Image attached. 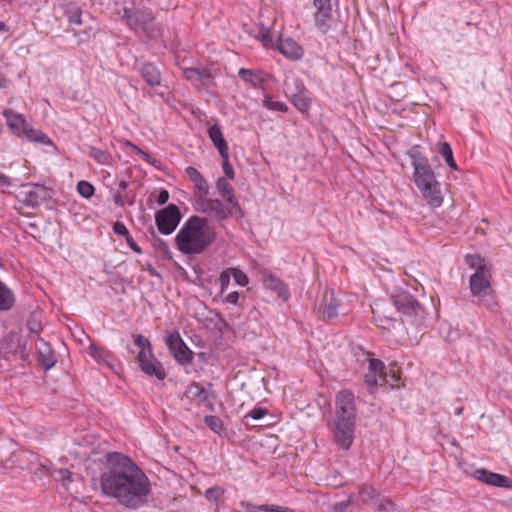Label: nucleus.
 <instances>
[{"mask_svg": "<svg viewBox=\"0 0 512 512\" xmlns=\"http://www.w3.org/2000/svg\"><path fill=\"white\" fill-rule=\"evenodd\" d=\"M100 487L105 496L128 510L144 507L152 492L148 476L129 457L117 452L106 456Z\"/></svg>", "mask_w": 512, "mask_h": 512, "instance_id": "nucleus-1", "label": "nucleus"}, {"mask_svg": "<svg viewBox=\"0 0 512 512\" xmlns=\"http://www.w3.org/2000/svg\"><path fill=\"white\" fill-rule=\"evenodd\" d=\"M215 239L206 218L190 217L178 231L175 244L186 255L202 253Z\"/></svg>", "mask_w": 512, "mask_h": 512, "instance_id": "nucleus-2", "label": "nucleus"}, {"mask_svg": "<svg viewBox=\"0 0 512 512\" xmlns=\"http://www.w3.org/2000/svg\"><path fill=\"white\" fill-rule=\"evenodd\" d=\"M335 405L334 439L337 445L347 450L353 442L355 429L356 407L353 393L349 390L340 391Z\"/></svg>", "mask_w": 512, "mask_h": 512, "instance_id": "nucleus-3", "label": "nucleus"}, {"mask_svg": "<svg viewBox=\"0 0 512 512\" xmlns=\"http://www.w3.org/2000/svg\"><path fill=\"white\" fill-rule=\"evenodd\" d=\"M122 18L131 29L145 34L150 39H157L162 35V29L155 22L153 13L149 9L135 6L124 7Z\"/></svg>", "mask_w": 512, "mask_h": 512, "instance_id": "nucleus-4", "label": "nucleus"}, {"mask_svg": "<svg viewBox=\"0 0 512 512\" xmlns=\"http://www.w3.org/2000/svg\"><path fill=\"white\" fill-rule=\"evenodd\" d=\"M490 279V270L475 271L470 276L469 287L472 296L478 298V304L485 306L489 310H495L497 301L493 295Z\"/></svg>", "mask_w": 512, "mask_h": 512, "instance_id": "nucleus-5", "label": "nucleus"}, {"mask_svg": "<svg viewBox=\"0 0 512 512\" xmlns=\"http://www.w3.org/2000/svg\"><path fill=\"white\" fill-rule=\"evenodd\" d=\"M369 367L368 372L364 376V383L370 394H374L379 386L389 384L391 387L399 380V376L390 369H386L385 364L368 355Z\"/></svg>", "mask_w": 512, "mask_h": 512, "instance_id": "nucleus-6", "label": "nucleus"}, {"mask_svg": "<svg viewBox=\"0 0 512 512\" xmlns=\"http://www.w3.org/2000/svg\"><path fill=\"white\" fill-rule=\"evenodd\" d=\"M395 308L402 314L414 316L416 319L424 318V310L418 301L405 290H395L391 296Z\"/></svg>", "mask_w": 512, "mask_h": 512, "instance_id": "nucleus-7", "label": "nucleus"}, {"mask_svg": "<svg viewBox=\"0 0 512 512\" xmlns=\"http://www.w3.org/2000/svg\"><path fill=\"white\" fill-rule=\"evenodd\" d=\"M180 220L181 214L175 204H169L155 214L157 228L160 233L165 235L171 234L178 226Z\"/></svg>", "mask_w": 512, "mask_h": 512, "instance_id": "nucleus-8", "label": "nucleus"}, {"mask_svg": "<svg viewBox=\"0 0 512 512\" xmlns=\"http://www.w3.org/2000/svg\"><path fill=\"white\" fill-rule=\"evenodd\" d=\"M21 201L29 207H37L51 197L50 190L39 184H25L19 192Z\"/></svg>", "mask_w": 512, "mask_h": 512, "instance_id": "nucleus-9", "label": "nucleus"}, {"mask_svg": "<svg viewBox=\"0 0 512 512\" xmlns=\"http://www.w3.org/2000/svg\"><path fill=\"white\" fill-rule=\"evenodd\" d=\"M69 23L75 35L84 34L89 37L97 31L96 21L88 13L80 10H75L74 14L69 16Z\"/></svg>", "mask_w": 512, "mask_h": 512, "instance_id": "nucleus-10", "label": "nucleus"}, {"mask_svg": "<svg viewBox=\"0 0 512 512\" xmlns=\"http://www.w3.org/2000/svg\"><path fill=\"white\" fill-rule=\"evenodd\" d=\"M413 165L415 184L419 189L428 188V186L438 183L426 159H415Z\"/></svg>", "mask_w": 512, "mask_h": 512, "instance_id": "nucleus-11", "label": "nucleus"}, {"mask_svg": "<svg viewBox=\"0 0 512 512\" xmlns=\"http://www.w3.org/2000/svg\"><path fill=\"white\" fill-rule=\"evenodd\" d=\"M169 351L180 364H190L193 360L192 352L184 343L178 332H174L167 338Z\"/></svg>", "mask_w": 512, "mask_h": 512, "instance_id": "nucleus-12", "label": "nucleus"}, {"mask_svg": "<svg viewBox=\"0 0 512 512\" xmlns=\"http://www.w3.org/2000/svg\"><path fill=\"white\" fill-rule=\"evenodd\" d=\"M313 5L315 24L320 32L326 33L333 22L331 0H314Z\"/></svg>", "mask_w": 512, "mask_h": 512, "instance_id": "nucleus-13", "label": "nucleus"}, {"mask_svg": "<svg viewBox=\"0 0 512 512\" xmlns=\"http://www.w3.org/2000/svg\"><path fill=\"white\" fill-rule=\"evenodd\" d=\"M139 366L146 375L163 380L166 377L162 364L152 355V352H139L137 356Z\"/></svg>", "mask_w": 512, "mask_h": 512, "instance_id": "nucleus-14", "label": "nucleus"}, {"mask_svg": "<svg viewBox=\"0 0 512 512\" xmlns=\"http://www.w3.org/2000/svg\"><path fill=\"white\" fill-rule=\"evenodd\" d=\"M201 209L204 213L216 218L217 220H225L233 213L230 205L225 206L218 199H205L201 203Z\"/></svg>", "mask_w": 512, "mask_h": 512, "instance_id": "nucleus-15", "label": "nucleus"}, {"mask_svg": "<svg viewBox=\"0 0 512 512\" xmlns=\"http://www.w3.org/2000/svg\"><path fill=\"white\" fill-rule=\"evenodd\" d=\"M477 480L495 487H509L510 479L504 475L490 472L486 469H477L473 473Z\"/></svg>", "mask_w": 512, "mask_h": 512, "instance_id": "nucleus-16", "label": "nucleus"}, {"mask_svg": "<svg viewBox=\"0 0 512 512\" xmlns=\"http://www.w3.org/2000/svg\"><path fill=\"white\" fill-rule=\"evenodd\" d=\"M7 124L16 135H24L28 129L29 124L24 119L23 115L14 112L11 109H6L3 112Z\"/></svg>", "mask_w": 512, "mask_h": 512, "instance_id": "nucleus-17", "label": "nucleus"}, {"mask_svg": "<svg viewBox=\"0 0 512 512\" xmlns=\"http://www.w3.org/2000/svg\"><path fill=\"white\" fill-rule=\"evenodd\" d=\"M138 70L147 85L151 87L161 85V73L154 64L149 62L140 63Z\"/></svg>", "mask_w": 512, "mask_h": 512, "instance_id": "nucleus-18", "label": "nucleus"}, {"mask_svg": "<svg viewBox=\"0 0 512 512\" xmlns=\"http://www.w3.org/2000/svg\"><path fill=\"white\" fill-rule=\"evenodd\" d=\"M216 189L218 193L227 201L228 205L231 206V208L235 209V211H241L233 188L225 178L221 177L217 180Z\"/></svg>", "mask_w": 512, "mask_h": 512, "instance_id": "nucleus-19", "label": "nucleus"}, {"mask_svg": "<svg viewBox=\"0 0 512 512\" xmlns=\"http://www.w3.org/2000/svg\"><path fill=\"white\" fill-rule=\"evenodd\" d=\"M277 48L283 55L291 59H299L303 54L301 46L291 38H280L277 43Z\"/></svg>", "mask_w": 512, "mask_h": 512, "instance_id": "nucleus-20", "label": "nucleus"}, {"mask_svg": "<svg viewBox=\"0 0 512 512\" xmlns=\"http://www.w3.org/2000/svg\"><path fill=\"white\" fill-rule=\"evenodd\" d=\"M423 197L427 201L428 205L433 208H438L442 205L443 197L440 190V183L428 186V188L420 189Z\"/></svg>", "mask_w": 512, "mask_h": 512, "instance_id": "nucleus-21", "label": "nucleus"}, {"mask_svg": "<svg viewBox=\"0 0 512 512\" xmlns=\"http://www.w3.org/2000/svg\"><path fill=\"white\" fill-rule=\"evenodd\" d=\"M208 135L214 146L219 151V154H224L226 156V153L228 152V145L223 137L220 126L218 124L210 126L208 129Z\"/></svg>", "mask_w": 512, "mask_h": 512, "instance_id": "nucleus-22", "label": "nucleus"}, {"mask_svg": "<svg viewBox=\"0 0 512 512\" xmlns=\"http://www.w3.org/2000/svg\"><path fill=\"white\" fill-rule=\"evenodd\" d=\"M183 73L185 78L193 83L206 84L212 79L210 72L205 68H186Z\"/></svg>", "mask_w": 512, "mask_h": 512, "instance_id": "nucleus-23", "label": "nucleus"}, {"mask_svg": "<svg viewBox=\"0 0 512 512\" xmlns=\"http://www.w3.org/2000/svg\"><path fill=\"white\" fill-rule=\"evenodd\" d=\"M371 308L376 321L383 322L393 320V313L386 302L376 301Z\"/></svg>", "mask_w": 512, "mask_h": 512, "instance_id": "nucleus-24", "label": "nucleus"}, {"mask_svg": "<svg viewBox=\"0 0 512 512\" xmlns=\"http://www.w3.org/2000/svg\"><path fill=\"white\" fill-rule=\"evenodd\" d=\"M185 172L190 178V180L194 183L197 190L205 196L208 195V184L206 180L202 177V175L199 173V171L196 168L189 166L185 169Z\"/></svg>", "mask_w": 512, "mask_h": 512, "instance_id": "nucleus-25", "label": "nucleus"}, {"mask_svg": "<svg viewBox=\"0 0 512 512\" xmlns=\"http://www.w3.org/2000/svg\"><path fill=\"white\" fill-rule=\"evenodd\" d=\"M338 300L334 293L325 294L323 299V316L331 319L338 315Z\"/></svg>", "mask_w": 512, "mask_h": 512, "instance_id": "nucleus-26", "label": "nucleus"}, {"mask_svg": "<svg viewBox=\"0 0 512 512\" xmlns=\"http://www.w3.org/2000/svg\"><path fill=\"white\" fill-rule=\"evenodd\" d=\"M263 283L267 289L274 291L279 297L287 298L286 286L279 278L273 275H268L264 277Z\"/></svg>", "mask_w": 512, "mask_h": 512, "instance_id": "nucleus-27", "label": "nucleus"}, {"mask_svg": "<svg viewBox=\"0 0 512 512\" xmlns=\"http://www.w3.org/2000/svg\"><path fill=\"white\" fill-rule=\"evenodd\" d=\"M437 152L444 158L448 167L457 170V165L453 157L451 146L447 142H440L436 145Z\"/></svg>", "mask_w": 512, "mask_h": 512, "instance_id": "nucleus-28", "label": "nucleus"}, {"mask_svg": "<svg viewBox=\"0 0 512 512\" xmlns=\"http://www.w3.org/2000/svg\"><path fill=\"white\" fill-rule=\"evenodd\" d=\"M14 295L10 289H8L1 281H0V310L7 311L12 308L14 305Z\"/></svg>", "mask_w": 512, "mask_h": 512, "instance_id": "nucleus-29", "label": "nucleus"}, {"mask_svg": "<svg viewBox=\"0 0 512 512\" xmlns=\"http://www.w3.org/2000/svg\"><path fill=\"white\" fill-rule=\"evenodd\" d=\"M89 355L99 364H106L109 366L108 358L110 357V353L103 348L98 347L95 343L90 342L89 345Z\"/></svg>", "mask_w": 512, "mask_h": 512, "instance_id": "nucleus-30", "label": "nucleus"}, {"mask_svg": "<svg viewBox=\"0 0 512 512\" xmlns=\"http://www.w3.org/2000/svg\"><path fill=\"white\" fill-rule=\"evenodd\" d=\"M247 512H294L289 508L275 505H253L245 504Z\"/></svg>", "mask_w": 512, "mask_h": 512, "instance_id": "nucleus-31", "label": "nucleus"}, {"mask_svg": "<svg viewBox=\"0 0 512 512\" xmlns=\"http://www.w3.org/2000/svg\"><path fill=\"white\" fill-rule=\"evenodd\" d=\"M189 394L192 399L198 400L200 403H210L208 391L198 384H194L189 388Z\"/></svg>", "mask_w": 512, "mask_h": 512, "instance_id": "nucleus-32", "label": "nucleus"}, {"mask_svg": "<svg viewBox=\"0 0 512 512\" xmlns=\"http://www.w3.org/2000/svg\"><path fill=\"white\" fill-rule=\"evenodd\" d=\"M89 156L101 165H109L112 160V157L109 153L96 147L89 148Z\"/></svg>", "mask_w": 512, "mask_h": 512, "instance_id": "nucleus-33", "label": "nucleus"}, {"mask_svg": "<svg viewBox=\"0 0 512 512\" xmlns=\"http://www.w3.org/2000/svg\"><path fill=\"white\" fill-rule=\"evenodd\" d=\"M38 362L43 368L48 370L56 364V358L51 351L46 348L45 350H39Z\"/></svg>", "mask_w": 512, "mask_h": 512, "instance_id": "nucleus-34", "label": "nucleus"}, {"mask_svg": "<svg viewBox=\"0 0 512 512\" xmlns=\"http://www.w3.org/2000/svg\"><path fill=\"white\" fill-rule=\"evenodd\" d=\"M24 136H26L28 139L34 141V142H38V143H42V144H51V140L49 139V137L42 133L40 130H35L33 128L30 127V125L28 126V129L27 131L25 132Z\"/></svg>", "mask_w": 512, "mask_h": 512, "instance_id": "nucleus-35", "label": "nucleus"}, {"mask_svg": "<svg viewBox=\"0 0 512 512\" xmlns=\"http://www.w3.org/2000/svg\"><path fill=\"white\" fill-rule=\"evenodd\" d=\"M465 261H466L467 265H469L471 268L475 269L476 271L490 270L486 266L484 259L481 258L479 255L467 254L465 257Z\"/></svg>", "mask_w": 512, "mask_h": 512, "instance_id": "nucleus-36", "label": "nucleus"}, {"mask_svg": "<svg viewBox=\"0 0 512 512\" xmlns=\"http://www.w3.org/2000/svg\"><path fill=\"white\" fill-rule=\"evenodd\" d=\"M292 101L294 106L304 112L310 107V100L303 94L302 91H299L298 93H292Z\"/></svg>", "mask_w": 512, "mask_h": 512, "instance_id": "nucleus-37", "label": "nucleus"}, {"mask_svg": "<svg viewBox=\"0 0 512 512\" xmlns=\"http://www.w3.org/2000/svg\"><path fill=\"white\" fill-rule=\"evenodd\" d=\"M238 75L242 80L251 83L253 86H256L257 82L262 81V79L258 76V72L251 69L241 68L238 72Z\"/></svg>", "mask_w": 512, "mask_h": 512, "instance_id": "nucleus-38", "label": "nucleus"}, {"mask_svg": "<svg viewBox=\"0 0 512 512\" xmlns=\"http://www.w3.org/2000/svg\"><path fill=\"white\" fill-rule=\"evenodd\" d=\"M377 497L374 487L366 485L359 491V499L362 503L368 504Z\"/></svg>", "mask_w": 512, "mask_h": 512, "instance_id": "nucleus-39", "label": "nucleus"}, {"mask_svg": "<svg viewBox=\"0 0 512 512\" xmlns=\"http://www.w3.org/2000/svg\"><path fill=\"white\" fill-rule=\"evenodd\" d=\"M263 105L269 110L280 111V112H287V110H288V107L286 106V104L279 102V101H275L269 96H266L264 98Z\"/></svg>", "mask_w": 512, "mask_h": 512, "instance_id": "nucleus-40", "label": "nucleus"}, {"mask_svg": "<svg viewBox=\"0 0 512 512\" xmlns=\"http://www.w3.org/2000/svg\"><path fill=\"white\" fill-rule=\"evenodd\" d=\"M230 275L234 281L240 286H246L249 283L247 275L238 268H229Z\"/></svg>", "mask_w": 512, "mask_h": 512, "instance_id": "nucleus-41", "label": "nucleus"}, {"mask_svg": "<svg viewBox=\"0 0 512 512\" xmlns=\"http://www.w3.org/2000/svg\"><path fill=\"white\" fill-rule=\"evenodd\" d=\"M77 190L82 197L87 199L92 197L95 191L93 185L84 180L78 182Z\"/></svg>", "mask_w": 512, "mask_h": 512, "instance_id": "nucleus-42", "label": "nucleus"}, {"mask_svg": "<svg viewBox=\"0 0 512 512\" xmlns=\"http://www.w3.org/2000/svg\"><path fill=\"white\" fill-rule=\"evenodd\" d=\"M223 493H224V490L222 488L216 486V487L208 488L205 492V497L207 498V500L216 503L222 497Z\"/></svg>", "mask_w": 512, "mask_h": 512, "instance_id": "nucleus-43", "label": "nucleus"}, {"mask_svg": "<svg viewBox=\"0 0 512 512\" xmlns=\"http://www.w3.org/2000/svg\"><path fill=\"white\" fill-rule=\"evenodd\" d=\"M204 423L216 433H218L222 429L221 420L217 416H206L204 418Z\"/></svg>", "mask_w": 512, "mask_h": 512, "instance_id": "nucleus-44", "label": "nucleus"}, {"mask_svg": "<svg viewBox=\"0 0 512 512\" xmlns=\"http://www.w3.org/2000/svg\"><path fill=\"white\" fill-rule=\"evenodd\" d=\"M134 343L136 346H138L141 350L140 352H147V354L151 353V344L147 338H145L143 335H137L134 339Z\"/></svg>", "mask_w": 512, "mask_h": 512, "instance_id": "nucleus-45", "label": "nucleus"}, {"mask_svg": "<svg viewBox=\"0 0 512 512\" xmlns=\"http://www.w3.org/2000/svg\"><path fill=\"white\" fill-rule=\"evenodd\" d=\"M220 156L223 160L222 167L225 175L230 179H234L235 173L232 165L229 162V152L226 153V156L224 154H221Z\"/></svg>", "mask_w": 512, "mask_h": 512, "instance_id": "nucleus-46", "label": "nucleus"}, {"mask_svg": "<svg viewBox=\"0 0 512 512\" xmlns=\"http://www.w3.org/2000/svg\"><path fill=\"white\" fill-rule=\"evenodd\" d=\"M257 38L260 40V42L264 46H268V45L272 44V39H271L270 31L268 29H266V28L262 27V28L259 29Z\"/></svg>", "mask_w": 512, "mask_h": 512, "instance_id": "nucleus-47", "label": "nucleus"}, {"mask_svg": "<svg viewBox=\"0 0 512 512\" xmlns=\"http://www.w3.org/2000/svg\"><path fill=\"white\" fill-rule=\"evenodd\" d=\"M230 279H231V275H230V271L228 268V269L224 270L220 274V277H219V284H220L221 292H224L228 288Z\"/></svg>", "mask_w": 512, "mask_h": 512, "instance_id": "nucleus-48", "label": "nucleus"}, {"mask_svg": "<svg viewBox=\"0 0 512 512\" xmlns=\"http://www.w3.org/2000/svg\"><path fill=\"white\" fill-rule=\"evenodd\" d=\"M267 414V411L264 408H254L249 413H247L244 419L251 418L253 420H260Z\"/></svg>", "mask_w": 512, "mask_h": 512, "instance_id": "nucleus-49", "label": "nucleus"}, {"mask_svg": "<svg viewBox=\"0 0 512 512\" xmlns=\"http://www.w3.org/2000/svg\"><path fill=\"white\" fill-rule=\"evenodd\" d=\"M154 247L163 255H168L170 253L168 244L160 238L154 240Z\"/></svg>", "mask_w": 512, "mask_h": 512, "instance_id": "nucleus-50", "label": "nucleus"}, {"mask_svg": "<svg viewBox=\"0 0 512 512\" xmlns=\"http://www.w3.org/2000/svg\"><path fill=\"white\" fill-rule=\"evenodd\" d=\"M113 231L118 235L124 236L125 238H127V235H130L125 224L120 221L114 223Z\"/></svg>", "mask_w": 512, "mask_h": 512, "instance_id": "nucleus-51", "label": "nucleus"}, {"mask_svg": "<svg viewBox=\"0 0 512 512\" xmlns=\"http://www.w3.org/2000/svg\"><path fill=\"white\" fill-rule=\"evenodd\" d=\"M114 202L116 205L120 206V207H123L127 202L132 205L133 204V201L131 200H128L127 199V195L126 194H122L121 192H118L114 195Z\"/></svg>", "mask_w": 512, "mask_h": 512, "instance_id": "nucleus-52", "label": "nucleus"}, {"mask_svg": "<svg viewBox=\"0 0 512 512\" xmlns=\"http://www.w3.org/2000/svg\"><path fill=\"white\" fill-rule=\"evenodd\" d=\"M238 300L239 293L237 291L231 292L225 297V302L232 305H236L238 303Z\"/></svg>", "mask_w": 512, "mask_h": 512, "instance_id": "nucleus-53", "label": "nucleus"}, {"mask_svg": "<svg viewBox=\"0 0 512 512\" xmlns=\"http://www.w3.org/2000/svg\"><path fill=\"white\" fill-rule=\"evenodd\" d=\"M126 242L128 244V246L136 253L140 254L141 253V248L138 246V244L134 241V239L130 236V235H127V238H126Z\"/></svg>", "mask_w": 512, "mask_h": 512, "instance_id": "nucleus-54", "label": "nucleus"}, {"mask_svg": "<svg viewBox=\"0 0 512 512\" xmlns=\"http://www.w3.org/2000/svg\"><path fill=\"white\" fill-rule=\"evenodd\" d=\"M169 199V193L167 190H161L157 197V203L159 205H164Z\"/></svg>", "mask_w": 512, "mask_h": 512, "instance_id": "nucleus-55", "label": "nucleus"}, {"mask_svg": "<svg viewBox=\"0 0 512 512\" xmlns=\"http://www.w3.org/2000/svg\"><path fill=\"white\" fill-rule=\"evenodd\" d=\"M58 474H59L60 480H62V481L69 480L72 476V473L68 469H60L58 471Z\"/></svg>", "mask_w": 512, "mask_h": 512, "instance_id": "nucleus-56", "label": "nucleus"}, {"mask_svg": "<svg viewBox=\"0 0 512 512\" xmlns=\"http://www.w3.org/2000/svg\"><path fill=\"white\" fill-rule=\"evenodd\" d=\"M11 185H12V183H11V181H10L9 177H8V176H6V175H5V174H3V173H0V187H2V186H7V187H9V186H11Z\"/></svg>", "mask_w": 512, "mask_h": 512, "instance_id": "nucleus-57", "label": "nucleus"}, {"mask_svg": "<svg viewBox=\"0 0 512 512\" xmlns=\"http://www.w3.org/2000/svg\"><path fill=\"white\" fill-rule=\"evenodd\" d=\"M142 158H143L146 162H148V163H150V164H152V165H154V166H156V163H158V161H157L155 158H153L151 155H149V154H148V153H146V152H145V153H142Z\"/></svg>", "mask_w": 512, "mask_h": 512, "instance_id": "nucleus-58", "label": "nucleus"}, {"mask_svg": "<svg viewBox=\"0 0 512 512\" xmlns=\"http://www.w3.org/2000/svg\"><path fill=\"white\" fill-rule=\"evenodd\" d=\"M128 186V183L125 181V180H121L119 183H118V187L120 189L119 192L121 191H124Z\"/></svg>", "mask_w": 512, "mask_h": 512, "instance_id": "nucleus-59", "label": "nucleus"}, {"mask_svg": "<svg viewBox=\"0 0 512 512\" xmlns=\"http://www.w3.org/2000/svg\"><path fill=\"white\" fill-rule=\"evenodd\" d=\"M132 149H133V150H134L138 155H140L141 157H142V153H145L142 149H140V148H139V147H137L136 145H134V146L132 147Z\"/></svg>", "mask_w": 512, "mask_h": 512, "instance_id": "nucleus-60", "label": "nucleus"}, {"mask_svg": "<svg viewBox=\"0 0 512 512\" xmlns=\"http://www.w3.org/2000/svg\"><path fill=\"white\" fill-rule=\"evenodd\" d=\"M132 149H133V150H134L138 155H140L141 157H142V153H145L142 149H140V148H139V147H137L136 145H134V146L132 147Z\"/></svg>", "mask_w": 512, "mask_h": 512, "instance_id": "nucleus-61", "label": "nucleus"}, {"mask_svg": "<svg viewBox=\"0 0 512 512\" xmlns=\"http://www.w3.org/2000/svg\"><path fill=\"white\" fill-rule=\"evenodd\" d=\"M462 411H463V408L459 407V408L456 409L455 414L456 415H460L462 413Z\"/></svg>", "mask_w": 512, "mask_h": 512, "instance_id": "nucleus-62", "label": "nucleus"}, {"mask_svg": "<svg viewBox=\"0 0 512 512\" xmlns=\"http://www.w3.org/2000/svg\"><path fill=\"white\" fill-rule=\"evenodd\" d=\"M126 145H127L128 147H130L131 149H132V147L134 146V144H133V143H131L130 141H126Z\"/></svg>", "mask_w": 512, "mask_h": 512, "instance_id": "nucleus-63", "label": "nucleus"}, {"mask_svg": "<svg viewBox=\"0 0 512 512\" xmlns=\"http://www.w3.org/2000/svg\"><path fill=\"white\" fill-rule=\"evenodd\" d=\"M5 28V24L3 22H0V31H3Z\"/></svg>", "mask_w": 512, "mask_h": 512, "instance_id": "nucleus-64", "label": "nucleus"}]
</instances>
